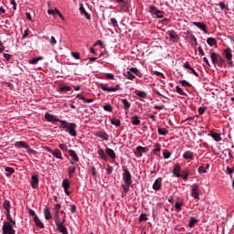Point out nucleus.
<instances>
[{"label":"nucleus","mask_w":234,"mask_h":234,"mask_svg":"<svg viewBox=\"0 0 234 234\" xmlns=\"http://www.w3.org/2000/svg\"><path fill=\"white\" fill-rule=\"evenodd\" d=\"M104 111H107L108 112H112V106L111 104L107 103L103 106Z\"/></svg>","instance_id":"obj_49"},{"label":"nucleus","mask_w":234,"mask_h":234,"mask_svg":"<svg viewBox=\"0 0 234 234\" xmlns=\"http://www.w3.org/2000/svg\"><path fill=\"white\" fill-rule=\"evenodd\" d=\"M74 173H76V166H70L68 168V174L69 178H72V175H74Z\"/></svg>","instance_id":"obj_40"},{"label":"nucleus","mask_w":234,"mask_h":234,"mask_svg":"<svg viewBox=\"0 0 234 234\" xmlns=\"http://www.w3.org/2000/svg\"><path fill=\"white\" fill-rule=\"evenodd\" d=\"M157 132L161 136H167V134H169V130L165 128H158Z\"/></svg>","instance_id":"obj_34"},{"label":"nucleus","mask_w":234,"mask_h":234,"mask_svg":"<svg viewBox=\"0 0 234 234\" xmlns=\"http://www.w3.org/2000/svg\"><path fill=\"white\" fill-rule=\"evenodd\" d=\"M187 176H189V170H187V169L183 170L180 177L185 180H187Z\"/></svg>","instance_id":"obj_41"},{"label":"nucleus","mask_w":234,"mask_h":234,"mask_svg":"<svg viewBox=\"0 0 234 234\" xmlns=\"http://www.w3.org/2000/svg\"><path fill=\"white\" fill-rule=\"evenodd\" d=\"M106 80H114V74L106 73Z\"/></svg>","instance_id":"obj_63"},{"label":"nucleus","mask_w":234,"mask_h":234,"mask_svg":"<svg viewBox=\"0 0 234 234\" xmlns=\"http://www.w3.org/2000/svg\"><path fill=\"white\" fill-rule=\"evenodd\" d=\"M4 58L5 59H6V61H10V59H12V55L8 53H4Z\"/></svg>","instance_id":"obj_61"},{"label":"nucleus","mask_w":234,"mask_h":234,"mask_svg":"<svg viewBox=\"0 0 234 234\" xmlns=\"http://www.w3.org/2000/svg\"><path fill=\"white\" fill-rule=\"evenodd\" d=\"M69 156H71V158L75 161V162H80V157L78 156V154H76V151L74 150H69Z\"/></svg>","instance_id":"obj_30"},{"label":"nucleus","mask_w":234,"mask_h":234,"mask_svg":"<svg viewBox=\"0 0 234 234\" xmlns=\"http://www.w3.org/2000/svg\"><path fill=\"white\" fill-rule=\"evenodd\" d=\"M122 187L124 193H129V187H131V185H128V184L122 185Z\"/></svg>","instance_id":"obj_56"},{"label":"nucleus","mask_w":234,"mask_h":234,"mask_svg":"<svg viewBox=\"0 0 234 234\" xmlns=\"http://www.w3.org/2000/svg\"><path fill=\"white\" fill-rule=\"evenodd\" d=\"M218 6L221 10H228L226 4L224 2H219Z\"/></svg>","instance_id":"obj_58"},{"label":"nucleus","mask_w":234,"mask_h":234,"mask_svg":"<svg viewBox=\"0 0 234 234\" xmlns=\"http://www.w3.org/2000/svg\"><path fill=\"white\" fill-rule=\"evenodd\" d=\"M154 149H153V153H160V151H162V146L160 145V144H156L154 145Z\"/></svg>","instance_id":"obj_48"},{"label":"nucleus","mask_w":234,"mask_h":234,"mask_svg":"<svg viewBox=\"0 0 234 234\" xmlns=\"http://www.w3.org/2000/svg\"><path fill=\"white\" fill-rule=\"evenodd\" d=\"M163 157L167 160V158H171V153L169 152V150H165L163 153Z\"/></svg>","instance_id":"obj_45"},{"label":"nucleus","mask_w":234,"mask_h":234,"mask_svg":"<svg viewBox=\"0 0 234 234\" xmlns=\"http://www.w3.org/2000/svg\"><path fill=\"white\" fill-rule=\"evenodd\" d=\"M173 175L177 176V178H180L181 174H180V164H176L173 169Z\"/></svg>","instance_id":"obj_29"},{"label":"nucleus","mask_w":234,"mask_h":234,"mask_svg":"<svg viewBox=\"0 0 234 234\" xmlns=\"http://www.w3.org/2000/svg\"><path fill=\"white\" fill-rule=\"evenodd\" d=\"M147 221L149 220V218H147V215H145V213H142L139 217V222H142V221Z\"/></svg>","instance_id":"obj_46"},{"label":"nucleus","mask_w":234,"mask_h":234,"mask_svg":"<svg viewBox=\"0 0 234 234\" xmlns=\"http://www.w3.org/2000/svg\"><path fill=\"white\" fill-rule=\"evenodd\" d=\"M191 197L195 198L196 200L198 199L199 194H198V185L194 184L191 186Z\"/></svg>","instance_id":"obj_9"},{"label":"nucleus","mask_w":234,"mask_h":234,"mask_svg":"<svg viewBox=\"0 0 234 234\" xmlns=\"http://www.w3.org/2000/svg\"><path fill=\"white\" fill-rule=\"evenodd\" d=\"M200 222L199 219H197V218L191 217L190 221L188 223V228H195V224H198Z\"/></svg>","instance_id":"obj_31"},{"label":"nucleus","mask_w":234,"mask_h":234,"mask_svg":"<svg viewBox=\"0 0 234 234\" xmlns=\"http://www.w3.org/2000/svg\"><path fill=\"white\" fill-rule=\"evenodd\" d=\"M171 41H178L179 39V37H178V34H176V32L175 30H170L167 32Z\"/></svg>","instance_id":"obj_19"},{"label":"nucleus","mask_w":234,"mask_h":234,"mask_svg":"<svg viewBox=\"0 0 234 234\" xmlns=\"http://www.w3.org/2000/svg\"><path fill=\"white\" fill-rule=\"evenodd\" d=\"M112 125H115V127H120L122 125V121L120 119L112 118L111 119Z\"/></svg>","instance_id":"obj_39"},{"label":"nucleus","mask_w":234,"mask_h":234,"mask_svg":"<svg viewBox=\"0 0 234 234\" xmlns=\"http://www.w3.org/2000/svg\"><path fill=\"white\" fill-rule=\"evenodd\" d=\"M122 102L124 111H126L127 112L129 109H131V102H129V101H127L126 99H122Z\"/></svg>","instance_id":"obj_32"},{"label":"nucleus","mask_w":234,"mask_h":234,"mask_svg":"<svg viewBox=\"0 0 234 234\" xmlns=\"http://www.w3.org/2000/svg\"><path fill=\"white\" fill-rule=\"evenodd\" d=\"M70 90H72V88H70V86H61L60 87L61 92H70Z\"/></svg>","instance_id":"obj_42"},{"label":"nucleus","mask_w":234,"mask_h":234,"mask_svg":"<svg viewBox=\"0 0 234 234\" xmlns=\"http://www.w3.org/2000/svg\"><path fill=\"white\" fill-rule=\"evenodd\" d=\"M136 95L139 96V98H147V93L145 91L137 90Z\"/></svg>","instance_id":"obj_43"},{"label":"nucleus","mask_w":234,"mask_h":234,"mask_svg":"<svg viewBox=\"0 0 234 234\" xmlns=\"http://www.w3.org/2000/svg\"><path fill=\"white\" fill-rule=\"evenodd\" d=\"M59 149H61L62 151H69V146H67V144H58Z\"/></svg>","instance_id":"obj_54"},{"label":"nucleus","mask_w":234,"mask_h":234,"mask_svg":"<svg viewBox=\"0 0 234 234\" xmlns=\"http://www.w3.org/2000/svg\"><path fill=\"white\" fill-rule=\"evenodd\" d=\"M149 10H150V13L153 14V16H156V17H158V19H163L164 12L160 11L158 8H156V6H154V5H151L149 6Z\"/></svg>","instance_id":"obj_6"},{"label":"nucleus","mask_w":234,"mask_h":234,"mask_svg":"<svg viewBox=\"0 0 234 234\" xmlns=\"http://www.w3.org/2000/svg\"><path fill=\"white\" fill-rule=\"evenodd\" d=\"M122 171H123L122 179L124 184L131 186V184H133V176L131 175L129 168H127V166H122Z\"/></svg>","instance_id":"obj_5"},{"label":"nucleus","mask_w":234,"mask_h":234,"mask_svg":"<svg viewBox=\"0 0 234 234\" xmlns=\"http://www.w3.org/2000/svg\"><path fill=\"white\" fill-rule=\"evenodd\" d=\"M30 184L33 189H37L39 187V177L37 176H32Z\"/></svg>","instance_id":"obj_10"},{"label":"nucleus","mask_w":234,"mask_h":234,"mask_svg":"<svg viewBox=\"0 0 234 234\" xmlns=\"http://www.w3.org/2000/svg\"><path fill=\"white\" fill-rule=\"evenodd\" d=\"M194 27H197V28H200V30H203L205 34H207V27L206 24L202 22H193Z\"/></svg>","instance_id":"obj_18"},{"label":"nucleus","mask_w":234,"mask_h":234,"mask_svg":"<svg viewBox=\"0 0 234 234\" xmlns=\"http://www.w3.org/2000/svg\"><path fill=\"white\" fill-rule=\"evenodd\" d=\"M226 173L227 175H230V178H233L234 168L228 166Z\"/></svg>","instance_id":"obj_47"},{"label":"nucleus","mask_w":234,"mask_h":234,"mask_svg":"<svg viewBox=\"0 0 234 234\" xmlns=\"http://www.w3.org/2000/svg\"><path fill=\"white\" fill-rule=\"evenodd\" d=\"M183 158L185 160H194L195 158V153L191 152V151H186L183 154Z\"/></svg>","instance_id":"obj_20"},{"label":"nucleus","mask_w":234,"mask_h":234,"mask_svg":"<svg viewBox=\"0 0 234 234\" xmlns=\"http://www.w3.org/2000/svg\"><path fill=\"white\" fill-rule=\"evenodd\" d=\"M207 110V107H199L198 108V112H199V114H204V112H206V111Z\"/></svg>","instance_id":"obj_59"},{"label":"nucleus","mask_w":234,"mask_h":234,"mask_svg":"<svg viewBox=\"0 0 234 234\" xmlns=\"http://www.w3.org/2000/svg\"><path fill=\"white\" fill-rule=\"evenodd\" d=\"M71 56H72V58H74L75 59H80V55L79 52H74V51H72V52H71Z\"/></svg>","instance_id":"obj_57"},{"label":"nucleus","mask_w":234,"mask_h":234,"mask_svg":"<svg viewBox=\"0 0 234 234\" xmlns=\"http://www.w3.org/2000/svg\"><path fill=\"white\" fill-rule=\"evenodd\" d=\"M15 147H17V149H27L29 154H37V151L30 148V145H28L27 143L23 141L16 142Z\"/></svg>","instance_id":"obj_4"},{"label":"nucleus","mask_w":234,"mask_h":234,"mask_svg":"<svg viewBox=\"0 0 234 234\" xmlns=\"http://www.w3.org/2000/svg\"><path fill=\"white\" fill-rule=\"evenodd\" d=\"M208 136H211V138H213V140H215V142H220L222 140V137H220V133H215V132H211Z\"/></svg>","instance_id":"obj_28"},{"label":"nucleus","mask_w":234,"mask_h":234,"mask_svg":"<svg viewBox=\"0 0 234 234\" xmlns=\"http://www.w3.org/2000/svg\"><path fill=\"white\" fill-rule=\"evenodd\" d=\"M176 92L179 93L181 96H187V94H186V92H184V90H181L179 86H176Z\"/></svg>","instance_id":"obj_51"},{"label":"nucleus","mask_w":234,"mask_h":234,"mask_svg":"<svg viewBox=\"0 0 234 234\" xmlns=\"http://www.w3.org/2000/svg\"><path fill=\"white\" fill-rule=\"evenodd\" d=\"M132 123L133 125H140V123H142L140 117L138 115H133L132 117Z\"/></svg>","instance_id":"obj_33"},{"label":"nucleus","mask_w":234,"mask_h":234,"mask_svg":"<svg viewBox=\"0 0 234 234\" xmlns=\"http://www.w3.org/2000/svg\"><path fill=\"white\" fill-rule=\"evenodd\" d=\"M5 176H12V175H14V173H16V170L14 169V168H12V167H5Z\"/></svg>","instance_id":"obj_36"},{"label":"nucleus","mask_w":234,"mask_h":234,"mask_svg":"<svg viewBox=\"0 0 234 234\" xmlns=\"http://www.w3.org/2000/svg\"><path fill=\"white\" fill-rule=\"evenodd\" d=\"M149 151V148L143 147V146H137L136 151L134 152L135 156H143V153H147Z\"/></svg>","instance_id":"obj_13"},{"label":"nucleus","mask_w":234,"mask_h":234,"mask_svg":"<svg viewBox=\"0 0 234 234\" xmlns=\"http://www.w3.org/2000/svg\"><path fill=\"white\" fill-rule=\"evenodd\" d=\"M179 83L183 85V87H192L191 83L187 82L186 80H179Z\"/></svg>","instance_id":"obj_53"},{"label":"nucleus","mask_w":234,"mask_h":234,"mask_svg":"<svg viewBox=\"0 0 234 234\" xmlns=\"http://www.w3.org/2000/svg\"><path fill=\"white\" fill-rule=\"evenodd\" d=\"M154 191H160L162 189V178H157L153 184Z\"/></svg>","instance_id":"obj_17"},{"label":"nucleus","mask_w":234,"mask_h":234,"mask_svg":"<svg viewBox=\"0 0 234 234\" xmlns=\"http://www.w3.org/2000/svg\"><path fill=\"white\" fill-rule=\"evenodd\" d=\"M3 206H4V209H5L6 211L5 216L7 220H9V222H12V215H10V208L12 207V206L10 204V201L5 200L3 203Z\"/></svg>","instance_id":"obj_7"},{"label":"nucleus","mask_w":234,"mask_h":234,"mask_svg":"<svg viewBox=\"0 0 234 234\" xmlns=\"http://www.w3.org/2000/svg\"><path fill=\"white\" fill-rule=\"evenodd\" d=\"M106 154L112 160H116V153H114V150L107 147L106 148Z\"/></svg>","instance_id":"obj_27"},{"label":"nucleus","mask_w":234,"mask_h":234,"mask_svg":"<svg viewBox=\"0 0 234 234\" xmlns=\"http://www.w3.org/2000/svg\"><path fill=\"white\" fill-rule=\"evenodd\" d=\"M44 217L46 220H51L52 218V214L50 213V208L48 207L44 208Z\"/></svg>","instance_id":"obj_26"},{"label":"nucleus","mask_w":234,"mask_h":234,"mask_svg":"<svg viewBox=\"0 0 234 234\" xmlns=\"http://www.w3.org/2000/svg\"><path fill=\"white\" fill-rule=\"evenodd\" d=\"M45 119L47 122H63V120H59L56 117V115L50 114L48 112L45 113Z\"/></svg>","instance_id":"obj_11"},{"label":"nucleus","mask_w":234,"mask_h":234,"mask_svg":"<svg viewBox=\"0 0 234 234\" xmlns=\"http://www.w3.org/2000/svg\"><path fill=\"white\" fill-rule=\"evenodd\" d=\"M16 220L12 218V221H5L2 227V234H16Z\"/></svg>","instance_id":"obj_2"},{"label":"nucleus","mask_w":234,"mask_h":234,"mask_svg":"<svg viewBox=\"0 0 234 234\" xmlns=\"http://www.w3.org/2000/svg\"><path fill=\"white\" fill-rule=\"evenodd\" d=\"M207 45H209V47H215V45H217V38H215V37H208L207 39Z\"/></svg>","instance_id":"obj_35"},{"label":"nucleus","mask_w":234,"mask_h":234,"mask_svg":"<svg viewBox=\"0 0 234 234\" xmlns=\"http://www.w3.org/2000/svg\"><path fill=\"white\" fill-rule=\"evenodd\" d=\"M49 43H50V45H52V47H54L56 45V43H58V41L56 40L55 37H51Z\"/></svg>","instance_id":"obj_60"},{"label":"nucleus","mask_w":234,"mask_h":234,"mask_svg":"<svg viewBox=\"0 0 234 234\" xmlns=\"http://www.w3.org/2000/svg\"><path fill=\"white\" fill-rule=\"evenodd\" d=\"M98 87L99 89H101V90H104L107 92H116V89L114 87L108 88L107 84H104V83H99Z\"/></svg>","instance_id":"obj_12"},{"label":"nucleus","mask_w":234,"mask_h":234,"mask_svg":"<svg viewBox=\"0 0 234 234\" xmlns=\"http://www.w3.org/2000/svg\"><path fill=\"white\" fill-rule=\"evenodd\" d=\"M62 187L66 195H70V191H69V188L70 187V182L69 181V179H64L62 181Z\"/></svg>","instance_id":"obj_15"},{"label":"nucleus","mask_w":234,"mask_h":234,"mask_svg":"<svg viewBox=\"0 0 234 234\" xmlns=\"http://www.w3.org/2000/svg\"><path fill=\"white\" fill-rule=\"evenodd\" d=\"M59 129H63V131L69 133L70 136H78V133L76 132V129H78V124L75 122H69L67 121H59Z\"/></svg>","instance_id":"obj_1"},{"label":"nucleus","mask_w":234,"mask_h":234,"mask_svg":"<svg viewBox=\"0 0 234 234\" xmlns=\"http://www.w3.org/2000/svg\"><path fill=\"white\" fill-rule=\"evenodd\" d=\"M80 12L82 16L86 17V19L90 20V15H89V13L85 10L83 4H80Z\"/></svg>","instance_id":"obj_24"},{"label":"nucleus","mask_w":234,"mask_h":234,"mask_svg":"<svg viewBox=\"0 0 234 234\" xmlns=\"http://www.w3.org/2000/svg\"><path fill=\"white\" fill-rule=\"evenodd\" d=\"M110 21L109 25H112L114 28H118V20L116 18H111Z\"/></svg>","instance_id":"obj_44"},{"label":"nucleus","mask_w":234,"mask_h":234,"mask_svg":"<svg viewBox=\"0 0 234 234\" xmlns=\"http://www.w3.org/2000/svg\"><path fill=\"white\" fill-rule=\"evenodd\" d=\"M120 5L122 12H129V3L122 0V2L118 3Z\"/></svg>","instance_id":"obj_23"},{"label":"nucleus","mask_w":234,"mask_h":234,"mask_svg":"<svg viewBox=\"0 0 234 234\" xmlns=\"http://www.w3.org/2000/svg\"><path fill=\"white\" fill-rule=\"evenodd\" d=\"M91 175L96 178V175H98V172L96 171V167L91 166Z\"/></svg>","instance_id":"obj_62"},{"label":"nucleus","mask_w":234,"mask_h":234,"mask_svg":"<svg viewBox=\"0 0 234 234\" xmlns=\"http://www.w3.org/2000/svg\"><path fill=\"white\" fill-rule=\"evenodd\" d=\"M184 206V202H179V201H176V204H175V208H176V211L177 213H179V211H182V207Z\"/></svg>","instance_id":"obj_37"},{"label":"nucleus","mask_w":234,"mask_h":234,"mask_svg":"<svg viewBox=\"0 0 234 234\" xmlns=\"http://www.w3.org/2000/svg\"><path fill=\"white\" fill-rule=\"evenodd\" d=\"M95 136H97L98 138H101L102 140H105V142H109V134H107V133L105 132H97L95 133Z\"/></svg>","instance_id":"obj_21"},{"label":"nucleus","mask_w":234,"mask_h":234,"mask_svg":"<svg viewBox=\"0 0 234 234\" xmlns=\"http://www.w3.org/2000/svg\"><path fill=\"white\" fill-rule=\"evenodd\" d=\"M30 36V29L27 28L22 36V39H27Z\"/></svg>","instance_id":"obj_52"},{"label":"nucleus","mask_w":234,"mask_h":234,"mask_svg":"<svg viewBox=\"0 0 234 234\" xmlns=\"http://www.w3.org/2000/svg\"><path fill=\"white\" fill-rule=\"evenodd\" d=\"M107 175H112V171H114V167H112L111 165H108V168L106 169Z\"/></svg>","instance_id":"obj_55"},{"label":"nucleus","mask_w":234,"mask_h":234,"mask_svg":"<svg viewBox=\"0 0 234 234\" xmlns=\"http://www.w3.org/2000/svg\"><path fill=\"white\" fill-rule=\"evenodd\" d=\"M48 151L52 155H54L55 158H58V160H63V156L61 155V151L59 149H55V150L48 149Z\"/></svg>","instance_id":"obj_14"},{"label":"nucleus","mask_w":234,"mask_h":234,"mask_svg":"<svg viewBox=\"0 0 234 234\" xmlns=\"http://www.w3.org/2000/svg\"><path fill=\"white\" fill-rule=\"evenodd\" d=\"M55 224L58 228V226H61L62 224H65V218H63V220L61 221V219L59 218V215L55 216Z\"/></svg>","instance_id":"obj_38"},{"label":"nucleus","mask_w":234,"mask_h":234,"mask_svg":"<svg viewBox=\"0 0 234 234\" xmlns=\"http://www.w3.org/2000/svg\"><path fill=\"white\" fill-rule=\"evenodd\" d=\"M197 171H198V173H199L200 175H202V174H204V173L207 172V171H206V168H204V166H199Z\"/></svg>","instance_id":"obj_64"},{"label":"nucleus","mask_w":234,"mask_h":234,"mask_svg":"<svg viewBox=\"0 0 234 234\" xmlns=\"http://www.w3.org/2000/svg\"><path fill=\"white\" fill-rule=\"evenodd\" d=\"M57 231L58 233H62V234H69V230L67 229V227L65 226V223H62V225H58L57 227Z\"/></svg>","instance_id":"obj_22"},{"label":"nucleus","mask_w":234,"mask_h":234,"mask_svg":"<svg viewBox=\"0 0 234 234\" xmlns=\"http://www.w3.org/2000/svg\"><path fill=\"white\" fill-rule=\"evenodd\" d=\"M210 58L212 59V63L214 65H218L219 67V69H222V67H224V63H226V60L224 59V58H222V56L212 52L210 54Z\"/></svg>","instance_id":"obj_3"},{"label":"nucleus","mask_w":234,"mask_h":234,"mask_svg":"<svg viewBox=\"0 0 234 234\" xmlns=\"http://www.w3.org/2000/svg\"><path fill=\"white\" fill-rule=\"evenodd\" d=\"M54 209H55V216L59 215V209H61V204H57Z\"/></svg>","instance_id":"obj_50"},{"label":"nucleus","mask_w":234,"mask_h":234,"mask_svg":"<svg viewBox=\"0 0 234 234\" xmlns=\"http://www.w3.org/2000/svg\"><path fill=\"white\" fill-rule=\"evenodd\" d=\"M223 56L226 58L227 61H231V59H233V54H231V48H227L223 51Z\"/></svg>","instance_id":"obj_16"},{"label":"nucleus","mask_w":234,"mask_h":234,"mask_svg":"<svg viewBox=\"0 0 234 234\" xmlns=\"http://www.w3.org/2000/svg\"><path fill=\"white\" fill-rule=\"evenodd\" d=\"M34 222H35L37 228H40L41 229H45V224H43V222L41 221V219H39V218L37 216H35Z\"/></svg>","instance_id":"obj_25"},{"label":"nucleus","mask_w":234,"mask_h":234,"mask_svg":"<svg viewBox=\"0 0 234 234\" xmlns=\"http://www.w3.org/2000/svg\"><path fill=\"white\" fill-rule=\"evenodd\" d=\"M124 76L125 78H127V80H133L134 78H136V76H138V69L136 68L130 69L129 71H126L124 73Z\"/></svg>","instance_id":"obj_8"}]
</instances>
